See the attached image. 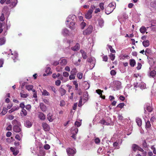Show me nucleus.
Segmentation results:
<instances>
[{"instance_id": "obj_9", "label": "nucleus", "mask_w": 156, "mask_h": 156, "mask_svg": "<svg viewBox=\"0 0 156 156\" xmlns=\"http://www.w3.org/2000/svg\"><path fill=\"white\" fill-rule=\"evenodd\" d=\"M93 11L91 9H90L85 14V17L87 19H90L92 17V14Z\"/></svg>"}, {"instance_id": "obj_3", "label": "nucleus", "mask_w": 156, "mask_h": 156, "mask_svg": "<svg viewBox=\"0 0 156 156\" xmlns=\"http://www.w3.org/2000/svg\"><path fill=\"white\" fill-rule=\"evenodd\" d=\"M87 61L90 63V69H92L94 66L95 63V59L94 57H92L89 58Z\"/></svg>"}, {"instance_id": "obj_21", "label": "nucleus", "mask_w": 156, "mask_h": 156, "mask_svg": "<svg viewBox=\"0 0 156 156\" xmlns=\"http://www.w3.org/2000/svg\"><path fill=\"white\" fill-rule=\"evenodd\" d=\"M80 48V45L79 44L77 43L76 45L73 47H72L71 49L74 51H77Z\"/></svg>"}, {"instance_id": "obj_32", "label": "nucleus", "mask_w": 156, "mask_h": 156, "mask_svg": "<svg viewBox=\"0 0 156 156\" xmlns=\"http://www.w3.org/2000/svg\"><path fill=\"white\" fill-rule=\"evenodd\" d=\"M100 123L102 125L107 126L109 125L110 124L108 122H106L104 119L101 120Z\"/></svg>"}, {"instance_id": "obj_39", "label": "nucleus", "mask_w": 156, "mask_h": 156, "mask_svg": "<svg viewBox=\"0 0 156 156\" xmlns=\"http://www.w3.org/2000/svg\"><path fill=\"white\" fill-rule=\"evenodd\" d=\"M77 72V71L76 69L74 68L72 69L70 73V74H72L73 75H76Z\"/></svg>"}, {"instance_id": "obj_50", "label": "nucleus", "mask_w": 156, "mask_h": 156, "mask_svg": "<svg viewBox=\"0 0 156 156\" xmlns=\"http://www.w3.org/2000/svg\"><path fill=\"white\" fill-rule=\"evenodd\" d=\"M86 26V23L84 22H82L80 24L81 28L82 29H83Z\"/></svg>"}, {"instance_id": "obj_14", "label": "nucleus", "mask_w": 156, "mask_h": 156, "mask_svg": "<svg viewBox=\"0 0 156 156\" xmlns=\"http://www.w3.org/2000/svg\"><path fill=\"white\" fill-rule=\"evenodd\" d=\"M113 10V8L111 9L109 6H108L105 8V12L108 15L112 12Z\"/></svg>"}, {"instance_id": "obj_22", "label": "nucleus", "mask_w": 156, "mask_h": 156, "mask_svg": "<svg viewBox=\"0 0 156 156\" xmlns=\"http://www.w3.org/2000/svg\"><path fill=\"white\" fill-rule=\"evenodd\" d=\"M17 3V0H10V7H15Z\"/></svg>"}, {"instance_id": "obj_45", "label": "nucleus", "mask_w": 156, "mask_h": 156, "mask_svg": "<svg viewBox=\"0 0 156 156\" xmlns=\"http://www.w3.org/2000/svg\"><path fill=\"white\" fill-rule=\"evenodd\" d=\"M151 125L149 121H147L146 122V128L147 129H149L151 127Z\"/></svg>"}, {"instance_id": "obj_53", "label": "nucleus", "mask_w": 156, "mask_h": 156, "mask_svg": "<svg viewBox=\"0 0 156 156\" xmlns=\"http://www.w3.org/2000/svg\"><path fill=\"white\" fill-rule=\"evenodd\" d=\"M108 48L110 49V50L111 52L113 53H114L115 52V51L112 48V46L110 45H108Z\"/></svg>"}, {"instance_id": "obj_27", "label": "nucleus", "mask_w": 156, "mask_h": 156, "mask_svg": "<svg viewBox=\"0 0 156 156\" xmlns=\"http://www.w3.org/2000/svg\"><path fill=\"white\" fill-rule=\"evenodd\" d=\"M22 136L23 133L22 132H20V135L16 134L15 136V137L16 140L20 141L21 140V137H22Z\"/></svg>"}, {"instance_id": "obj_41", "label": "nucleus", "mask_w": 156, "mask_h": 156, "mask_svg": "<svg viewBox=\"0 0 156 156\" xmlns=\"http://www.w3.org/2000/svg\"><path fill=\"white\" fill-rule=\"evenodd\" d=\"M12 123L14 126L15 125H20V123L18 122L16 120H14L12 122Z\"/></svg>"}, {"instance_id": "obj_18", "label": "nucleus", "mask_w": 156, "mask_h": 156, "mask_svg": "<svg viewBox=\"0 0 156 156\" xmlns=\"http://www.w3.org/2000/svg\"><path fill=\"white\" fill-rule=\"evenodd\" d=\"M10 150L13 153V154L16 156L19 153L18 150L16 148L10 147Z\"/></svg>"}, {"instance_id": "obj_13", "label": "nucleus", "mask_w": 156, "mask_h": 156, "mask_svg": "<svg viewBox=\"0 0 156 156\" xmlns=\"http://www.w3.org/2000/svg\"><path fill=\"white\" fill-rule=\"evenodd\" d=\"M37 115L38 118L42 120H44L45 119V115L42 112H38Z\"/></svg>"}, {"instance_id": "obj_23", "label": "nucleus", "mask_w": 156, "mask_h": 156, "mask_svg": "<svg viewBox=\"0 0 156 156\" xmlns=\"http://www.w3.org/2000/svg\"><path fill=\"white\" fill-rule=\"evenodd\" d=\"M20 114L22 117H24L27 115V112L24 109H22Z\"/></svg>"}, {"instance_id": "obj_6", "label": "nucleus", "mask_w": 156, "mask_h": 156, "mask_svg": "<svg viewBox=\"0 0 156 156\" xmlns=\"http://www.w3.org/2000/svg\"><path fill=\"white\" fill-rule=\"evenodd\" d=\"M66 151L68 154L69 156H72L76 153L75 149L69 148L66 149Z\"/></svg>"}, {"instance_id": "obj_56", "label": "nucleus", "mask_w": 156, "mask_h": 156, "mask_svg": "<svg viewBox=\"0 0 156 156\" xmlns=\"http://www.w3.org/2000/svg\"><path fill=\"white\" fill-rule=\"evenodd\" d=\"M7 112V109L6 108H3L2 111L1 113L2 115H5Z\"/></svg>"}, {"instance_id": "obj_12", "label": "nucleus", "mask_w": 156, "mask_h": 156, "mask_svg": "<svg viewBox=\"0 0 156 156\" xmlns=\"http://www.w3.org/2000/svg\"><path fill=\"white\" fill-rule=\"evenodd\" d=\"M55 116L51 113H48L47 115V119L50 122H52L55 119Z\"/></svg>"}, {"instance_id": "obj_20", "label": "nucleus", "mask_w": 156, "mask_h": 156, "mask_svg": "<svg viewBox=\"0 0 156 156\" xmlns=\"http://www.w3.org/2000/svg\"><path fill=\"white\" fill-rule=\"evenodd\" d=\"M96 93L100 95V98L103 99L105 98V96L104 95L103 96L102 93V92H103V91L101 90L100 89H98L96 90Z\"/></svg>"}, {"instance_id": "obj_8", "label": "nucleus", "mask_w": 156, "mask_h": 156, "mask_svg": "<svg viewBox=\"0 0 156 156\" xmlns=\"http://www.w3.org/2000/svg\"><path fill=\"white\" fill-rule=\"evenodd\" d=\"M11 58L14 60V62L16 61L18 57V54L16 51L11 52Z\"/></svg>"}, {"instance_id": "obj_63", "label": "nucleus", "mask_w": 156, "mask_h": 156, "mask_svg": "<svg viewBox=\"0 0 156 156\" xmlns=\"http://www.w3.org/2000/svg\"><path fill=\"white\" fill-rule=\"evenodd\" d=\"M5 20L4 15L3 13H2L0 17V20L2 21H3Z\"/></svg>"}, {"instance_id": "obj_51", "label": "nucleus", "mask_w": 156, "mask_h": 156, "mask_svg": "<svg viewBox=\"0 0 156 156\" xmlns=\"http://www.w3.org/2000/svg\"><path fill=\"white\" fill-rule=\"evenodd\" d=\"M146 109L149 112H151L152 110V108L149 105H147V106L146 107Z\"/></svg>"}, {"instance_id": "obj_62", "label": "nucleus", "mask_w": 156, "mask_h": 156, "mask_svg": "<svg viewBox=\"0 0 156 156\" xmlns=\"http://www.w3.org/2000/svg\"><path fill=\"white\" fill-rule=\"evenodd\" d=\"M66 105V103L65 101L63 100H62L60 101V105L61 106H64Z\"/></svg>"}, {"instance_id": "obj_57", "label": "nucleus", "mask_w": 156, "mask_h": 156, "mask_svg": "<svg viewBox=\"0 0 156 156\" xmlns=\"http://www.w3.org/2000/svg\"><path fill=\"white\" fill-rule=\"evenodd\" d=\"M99 7L101 10H104V4L103 3H101L99 5Z\"/></svg>"}, {"instance_id": "obj_28", "label": "nucleus", "mask_w": 156, "mask_h": 156, "mask_svg": "<svg viewBox=\"0 0 156 156\" xmlns=\"http://www.w3.org/2000/svg\"><path fill=\"white\" fill-rule=\"evenodd\" d=\"M156 74V71L154 70H153L152 71H150L149 73L148 74V75L149 76L153 77H154L155 76Z\"/></svg>"}, {"instance_id": "obj_64", "label": "nucleus", "mask_w": 156, "mask_h": 156, "mask_svg": "<svg viewBox=\"0 0 156 156\" xmlns=\"http://www.w3.org/2000/svg\"><path fill=\"white\" fill-rule=\"evenodd\" d=\"M61 83V81L59 80H57L55 82V84L57 86H59Z\"/></svg>"}, {"instance_id": "obj_36", "label": "nucleus", "mask_w": 156, "mask_h": 156, "mask_svg": "<svg viewBox=\"0 0 156 156\" xmlns=\"http://www.w3.org/2000/svg\"><path fill=\"white\" fill-rule=\"evenodd\" d=\"M136 122L139 126H140L142 125L141 119L139 118H137L136 119Z\"/></svg>"}, {"instance_id": "obj_1", "label": "nucleus", "mask_w": 156, "mask_h": 156, "mask_svg": "<svg viewBox=\"0 0 156 156\" xmlns=\"http://www.w3.org/2000/svg\"><path fill=\"white\" fill-rule=\"evenodd\" d=\"M76 16L73 15H69L66 19V26L72 30H74L76 27L75 24Z\"/></svg>"}, {"instance_id": "obj_40", "label": "nucleus", "mask_w": 156, "mask_h": 156, "mask_svg": "<svg viewBox=\"0 0 156 156\" xmlns=\"http://www.w3.org/2000/svg\"><path fill=\"white\" fill-rule=\"evenodd\" d=\"M151 6L155 9H156V0L151 2L150 3Z\"/></svg>"}, {"instance_id": "obj_33", "label": "nucleus", "mask_w": 156, "mask_h": 156, "mask_svg": "<svg viewBox=\"0 0 156 156\" xmlns=\"http://www.w3.org/2000/svg\"><path fill=\"white\" fill-rule=\"evenodd\" d=\"M139 86L141 89H144L146 87L145 84L143 82H141L139 85Z\"/></svg>"}, {"instance_id": "obj_58", "label": "nucleus", "mask_w": 156, "mask_h": 156, "mask_svg": "<svg viewBox=\"0 0 156 156\" xmlns=\"http://www.w3.org/2000/svg\"><path fill=\"white\" fill-rule=\"evenodd\" d=\"M94 142L96 144H98L100 143V140L98 138H96L94 140Z\"/></svg>"}, {"instance_id": "obj_15", "label": "nucleus", "mask_w": 156, "mask_h": 156, "mask_svg": "<svg viewBox=\"0 0 156 156\" xmlns=\"http://www.w3.org/2000/svg\"><path fill=\"white\" fill-rule=\"evenodd\" d=\"M40 106L41 110L43 112H45L47 109L46 106L44 104L42 103H40Z\"/></svg>"}, {"instance_id": "obj_47", "label": "nucleus", "mask_w": 156, "mask_h": 156, "mask_svg": "<svg viewBox=\"0 0 156 156\" xmlns=\"http://www.w3.org/2000/svg\"><path fill=\"white\" fill-rule=\"evenodd\" d=\"M81 125V121H76L75 123V125L77 127H79Z\"/></svg>"}, {"instance_id": "obj_30", "label": "nucleus", "mask_w": 156, "mask_h": 156, "mask_svg": "<svg viewBox=\"0 0 156 156\" xmlns=\"http://www.w3.org/2000/svg\"><path fill=\"white\" fill-rule=\"evenodd\" d=\"M80 52L82 54V57L84 59H86L87 57V56L86 55V53L83 50H81L80 51Z\"/></svg>"}, {"instance_id": "obj_54", "label": "nucleus", "mask_w": 156, "mask_h": 156, "mask_svg": "<svg viewBox=\"0 0 156 156\" xmlns=\"http://www.w3.org/2000/svg\"><path fill=\"white\" fill-rule=\"evenodd\" d=\"M83 73H79L77 74V77L80 79H81L83 77Z\"/></svg>"}, {"instance_id": "obj_37", "label": "nucleus", "mask_w": 156, "mask_h": 156, "mask_svg": "<svg viewBox=\"0 0 156 156\" xmlns=\"http://www.w3.org/2000/svg\"><path fill=\"white\" fill-rule=\"evenodd\" d=\"M112 9V8H113V10L115 8L116 6V4L115 2H112L110 3L108 5Z\"/></svg>"}, {"instance_id": "obj_4", "label": "nucleus", "mask_w": 156, "mask_h": 156, "mask_svg": "<svg viewBox=\"0 0 156 156\" xmlns=\"http://www.w3.org/2000/svg\"><path fill=\"white\" fill-rule=\"evenodd\" d=\"M71 133L73 134V135L71 137L74 140L76 139V134L78 132V129L76 126L73 127L71 129Z\"/></svg>"}, {"instance_id": "obj_44", "label": "nucleus", "mask_w": 156, "mask_h": 156, "mask_svg": "<svg viewBox=\"0 0 156 156\" xmlns=\"http://www.w3.org/2000/svg\"><path fill=\"white\" fill-rule=\"evenodd\" d=\"M138 146L135 144H133L132 145V148L133 150L134 151H136L138 149Z\"/></svg>"}, {"instance_id": "obj_38", "label": "nucleus", "mask_w": 156, "mask_h": 156, "mask_svg": "<svg viewBox=\"0 0 156 156\" xmlns=\"http://www.w3.org/2000/svg\"><path fill=\"white\" fill-rule=\"evenodd\" d=\"M140 32L142 34L144 33L147 30V29L144 26H142L140 29Z\"/></svg>"}, {"instance_id": "obj_16", "label": "nucleus", "mask_w": 156, "mask_h": 156, "mask_svg": "<svg viewBox=\"0 0 156 156\" xmlns=\"http://www.w3.org/2000/svg\"><path fill=\"white\" fill-rule=\"evenodd\" d=\"M45 152L44 149L43 148H40L39 152L38 154V156H45Z\"/></svg>"}, {"instance_id": "obj_48", "label": "nucleus", "mask_w": 156, "mask_h": 156, "mask_svg": "<svg viewBox=\"0 0 156 156\" xmlns=\"http://www.w3.org/2000/svg\"><path fill=\"white\" fill-rule=\"evenodd\" d=\"M51 68L49 67H47L46 68L45 70L46 73L47 74H51V72L50 71Z\"/></svg>"}, {"instance_id": "obj_17", "label": "nucleus", "mask_w": 156, "mask_h": 156, "mask_svg": "<svg viewBox=\"0 0 156 156\" xmlns=\"http://www.w3.org/2000/svg\"><path fill=\"white\" fill-rule=\"evenodd\" d=\"M69 30L66 28L63 29L62 32V34L64 36H67L69 34Z\"/></svg>"}, {"instance_id": "obj_59", "label": "nucleus", "mask_w": 156, "mask_h": 156, "mask_svg": "<svg viewBox=\"0 0 156 156\" xmlns=\"http://www.w3.org/2000/svg\"><path fill=\"white\" fill-rule=\"evenodd\" d=\"M75 75H73L72 74H70V75L69 76V79L70 80H74L75 78Z\"/></svg>"}, {"instance_id": "obj_42", "label": "nucleus", "mask_w": 156, "mask_h": 156, "mask_svg": "<svg viewBox=\"0 0 156 156\" xmlns=\"http://www.w3.org/2000/svg\"><path fill=\"white\" fill-rule=\"evenodd\" d=\"M129 56L126 55H122L120 56V59L121 60L124 59L125 58H128Z\"/></svg>"}, {"instance_id": "obj_61", "label": "nucleus", "mask_w": 156, "mask_h": 156, "mask_svg": "<svg viewBox=\"0 0 156 156\" xmlns=\"http://www.w3.org/2000/svg\"><path fill=\"white\" fill-rule=\"evenodd\" d=\"M60 74L59 73L56 74L55 73H54L52 75V77L54 78H55L56 77H58L60 76Z\"/></svg>"}, {"instance_id": "obj_35", "label": "nucleus", "mask_w": 156, "mask_h": 156, "mask_svg": "<svg viewBox=\"0 0 156 156\" xmlns=\"http://www.w3.org/2000/svg\"><path fill=\"white\" fill-rule=\"evenodd\" d=\"M59 91L62 96L65 95L66 92V90L62 87L60 88Z\"/></svg>"}, {"instance_id": "obj_7", "label": "nucleus", "mask_w": 156, "mask_h": 156, "mask_svg": "<svg viewBox=\"0 0 156 156\" xmlns=\"http://www.w3.org/2000/svg\"><path fill=\"white\" fill-rule=\"evenodd\" d=\"M42 126L45 131H48L50 130V127L47 123L44 122H43L42 124Z\"/></svg>"}, {"instance_id": "obj_29", "label": "nucleus", "mask_w": 156, "mask_h": 156, "mask_svg": "<svg viewBox=\"0 0 156 156\" xmlns=\"http://www.w3.org/2000/svg\"><path fill=\"white\" fill-rule=\"evenodd\" d=\"M42 94L43 96H49V93L46 90L43 89L42 91H41Z\"/></svg>"}, {"instance_id": "obj_26", "label": "nucleus", "mask_w": 156, "mask_h": 156, "mask_svg": "<svg viewBox=\"0 0 156 156\" xmlns=\"http://www.w3.org/2000/svg\"><path fill=\"white\" fill-rule=\"evenodd\" d=\"M32 125V123L29 120L26 121L25 123V126L28 128L31 127Z\"/></svg>"}, {"instance_id": "obj_2", "label": "nucleus", "mask_w": 156, "mask_h": 156, "mask_svg": "<svg viewBox=\"0 0 156 156\" xmlns=\"http://www.w3.org/2000/svg\"><path fill=\"white\" fill-rule=\"evenodd\" d=\"M93 28L92 26L89 25L87 29L84 30L83 32V34L84 35H90L92 32Z\"/></svg>"}, {"instance_id": "obj_31", "label": "nucleus", "mask_w": 156, "mask_h": 156, "mask_svg": "<svg viewBox=\"0 0 156 156\" xmlns=\"http://www.w3.org/2000/svg\"><path fill=\"white\" fill-rule=\"evenodd\" d=\"M83 86L85 90H87L90 87V84L87 82H85L83 83Z\"/></svg>"}, {"instance_id": "obj_46", "label": "nucleus", "mask_w": 156, "mask_h": 156, "mask_svg": "<svg viewBox=\"0 0 156 156\" xmlns=\"http://www.w3.org/2000/svg\"><path fill=\"white\" fill-rule=\"evenodd\" d=\"M5 40L4 38H0V45L4 44L5 43Z\"/></svg>"}, {"instance_id": "obj_43", "label": "nucleus", "mask_w": 156, "mask_h": 156, "mask_svg": "<svg viewBox=\"0 0 156 156\" xmlns=\"http://www.w3.org/2000/svg\"><path fill=\"white\" fill-rule=\"evenodd\" d=\"M136 64L135 61L134 59H131L130 60V65L132 67L134 66Z\"/></svg>"}, {"instance_id": "obj_52", "label": "nucleus", "mask_w": 156, "mask_h": 156, "mask_svg": "<svg viewBox=\"0 0 156 156\" xmlns=\"http://www.w3.org/2000/svg\"><path fill=\"white\" fill-rule=\"evenodd\" d=\"M20 94L21 97L23 98H26L28 96L27 94H23L21 93Z\"/></svg>"}, {"instance_id": "obj_10", "label": "nucleus", "mask_w": 156, "mask_h": 156, "mask_svg": "<svg viewBox=\"0 0 156 156\" xmlns=\"http://www.w3.org/2000/svg\"><path fill=\"white\" fill-rule=\"evenodd\" d=\"M122 143V140H119L118 141H116L113 144L114 147L115 148H119V145Z\"/></svg>"}, {"instance_id": "obj_55", "label": "nucleus", "mask_w": 156, "mask_h": 156, "mask_svg": "<svg viewBox=\"0 0 156 156\" xmlns=\"http://www.w3.org/2000/svg\"><path fill=\"white\" fill-rule=\"evenodd\" d=\"M109 56L110 57V58L113 61L115 59V55L113 54H110Z\"/></svg>"}, {"instance_id": "obj_11", "label": "nucleus", "mask_w": 156, "mask_h": 156, "mask_svg": "<svg viewBox=\"0 0 156 156\" xmlns=\"http://www.w3.org/2000/svg\"><path fill=\"white\" fill-rule=\"evenodd\" d=\"M13 130L16 133H20L21 132V128L20 125H15L13 126Z\"/></svg>"}, {"instance_id": "obj_5", "label": "nucleus", "mask_w": 156, "mask_h": 156, "mask_svg": "<svg viewBox=\"0 0 156 156\" xmlns=\"http://www.w3.org/2000/svg\"><path fill=\"white\" fill-rule=\"evenodd\" d=\"M121 83L119 81H114L113 82V86L114 88L118 90L121 88Z\"/></svg>"}, {"instance_id": "obj_19", "label": "nucleus", "mask_w": 156, "mask_h": 156, "mask_svg": "<svg viewBox=\"0 0 156 156\" xmlns=\"http://www.w3.org/2000/svg\"><path fill=\"white\" fill-rule=\"evenodd\" d=\"M33 85H26L25 87L26 89L30 91L32 90L33 92H35V90L34 89H33Z\"/></svg>"}, {"instance_id": "obj_49", "label": "nucleus", "mask_w": 156, "mask_h": 156, "mask_svg": "<svg viewBox=\"0 0 156 156\" xmlns=\"http://www.w3.org/2000/svg\"><path fill=\"white\" fill-rule=\"evenodd\" d=\"M19 109V107L16 106H14L11 109H10V113L16 110H18Z\"/></svg>"}, {"instance_id": "obj_24", "label": "nucleus", "mask_w": 156, "mask_h": 156, "mask_svg": "<svg viewBox=\"0 0 156 156\" xmlns=\"http://www.w3.org/2000/svg\"><path fill=\"white\" fill-rule=\"evenodd\" d=\"M60 64L62 66L66 65L67 63V61L66 59H61L59 61Z\"/></svg>"}, {"instance_id": "obj_25", "label": "nucleus", "mask_w": 156, "mask_h": 156, "mask_svg": "<svg viewBox=\"0 0 156 156\" xmlns=\"http://www.w3.org/2000/svg\"><path fill=\"white\" fill-rule=\"evenodd\" d=\"M98 21L99 26L101 27H102L103 26L104 24V21L101 18H100L98 19Z\"/></svg>"}, {"instance_id": "obj_34", "label": "nucleus", "mask_w": 156, "mask_h": 156, "mask_svg": "<svg viewBox=\"0 0 156 156\" xmlns=\"http://www.w3.org/2000/svg\"><path fill=\"white\" fill-rule=\"evenodd\" d=\"M143 44L145 47H147L149 45V41L148 40L144 41L143 42Z\"/></svg>"}, {"instance_id": "obj_60", "label": "nucleus", "mask_w": 156, "mask_h": 156, "mask_svg": "<svg viewBox=\"0 0 156 156\" xmlns=\"http://www.w3.org/2000/svg\"><path fill=\"white\" fill-rule=\"evenodd\" d=\"M125 105V104L123 103H121L119 104L117 106V107L122 108L123 106Z\"/></svg>"}]
</instances>
